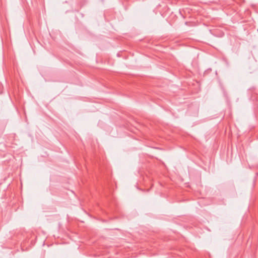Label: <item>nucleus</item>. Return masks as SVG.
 <instances>
[{
  "label": "nucleus",
  "instance_id": "1",
  "mask_svg": "<svg viewBox=\"0 0 258 258\" xmlns=\"http://www.w3.org/2000/svg\"><path fill=\"white\" fill-rule=\"evenodd\" d=\"M257 31H258V29H257Z\"/></svg>",
  "mask_w": 258,
  "mask_h": 258
}]
</instances>
